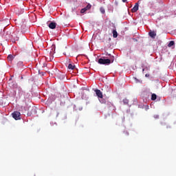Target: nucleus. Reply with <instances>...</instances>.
Wrapping results in <instances>:
<instances>
[{
  "label": "nucleus",
  "instance_id": "1",
  "mask_svg": "<svg viewBox=\"0 0 176 176\" xmlns=\"http://www.w3.org/2000/svg\"><path fill=\"white\" fill-rule=\"evenodd\" d=\"M98 63L103 65H109L111 63H113V59L99 58Z\"/></svg>",
  "mask_w": 176,
  "mask_h": 176
},
{
  "label": "nucleus",
  "instance_id": "2",
  "mask_svg": "<svg viewBox=\"0 0 176 176\" xmlns=\"http://www.w3.org/2000/svg\"><path fill=\"white\" fill-rule=\"evenodd\" d=\"M12 118L14 119H15V120H20V119H21V113L19 111H14L12 113Z\"/></svg>",
  "mask_w": 176,
  "mask_h": 176
},
{
  "label": "nucleus",
  "instance_id": "3",
  "mask_svg": "<svg viewBox=\"0 0 176 176\" xmlns=\"http://www.w3.org/2000/svg\"><path fill=\"white\" fill-rule=\"evenodd\" d=\"M95 93H96L97 97H98V98H102L103 96H102V92H101V90L96 89Z\"/></svg>",
  "mask_w": 176,
  "mask_h": 176
},
{
  "label": "nucleus",
  "instance_id": "4",
  "mask_svg": "<svg viewBox=\"0 0 176 176\" xmlns=\"http://www.w3.org/2000/svg\"><path fill=\"white\" fill-rule=\"evenodd\" d=\"M139 4L138 3H135L134 7L131 9V12L133 13H135V12H137L138 10V8H139Z\"/></svg>",
  "mask_w": 176,
  "mask_h": 176
},
{
  "label": "nucleus",
  "instance_id": "5",
  "mask_svg": "<svg viewBox=\"0 0 176 176\" xmlns=\"http://www.w3.org/2000/svg\"><path fill=\"white\" fill-rule=\"evenodd\" d=\"M57 24L54 22H50V24L48 25L49 28H50L51 30H54V28H56Z\"/></svg>",
  "mask_w": 176,
  "mask_h": 176
},
{
  "label": "nucleus",
  "instance_id": "6",
  "mask_svg": "<svg viewBox=\"0 0 176 176\" xmlns=\"http://www.w3.org/2000/svg\"><path fill=\"white\" fill-rule=\"evenodd\" d=\"M14 57H16L15 55L10 54V55H8L7 60H8V61L12 62V61H13V60H14Z\"/></svg>",
  "mask_w": 176,
  "mask_h": 176
},
{
  "label": "nucleus",
  "instance_id": "7",
  "mask_svg": "<svg viewBox=\"0 0 176 176\" xmlns=\"http://www.w3.org/2000/svg\"><path fill=\"white\" fill-rule=\"evenodd\" d=\"M149 36H151V38H155V36H156V32H149Z\"/></svg>",
  "mask_w": 176,
  "mask_h": 176
},
{
  "label": "nucleus",
  "instance_id": "8",
  "mask_svg": "<svg viewBox=\"0 0 176 176\" xmlns=\"http://www.w3.org/2000/svg\"><path fill=\"white\" fill-rule=\"evenodd\" d=\"M113 38H118V32L116 31V30H113Z\"/></svg>",
  "mask_w": 176,
  "mask_h": 176
},
{
  "label": "nucleus",
  "instance_id": "9",
  "mask_svg": "<svg viewBox=\"0 0 176 176\" xmlns=\"http://www.w3.org/2000/svg\"><path fill=\"white\" fill-rule=\"evenodd\" d=\"M122 102L124 105H129V100H127V98L123 99Z\"/></svg>",
  "mask_w": 176,
  "mask_h": 176
},
{
  "label": "nucleus",
  "instance_id": "10",
  "mask_svg": "<svg viewBox=\"0 0 176 176\" xmlns=\"http://www.w3.org/2000/svg\"><path fill=\"white\" fill-rule=\"evenodd\" d=\"M156 98H157V96H156V94H153L151 95V100H152L153 101H155V100H156Z\"/></svg>",
  "mask_w": 176,
  "mask_h": 176
},
{
  "label": "nucleus",
  "instance_id": "11",
  "mask_svg": "<svg viewBox=\"0 0 176 176\" xmlns=\"http://www.w3.org/2000/svg\"><path fill=\"white\" fill-rule=\"evenodd\" d=\"M174 41H170L169 43L168 44V47H171V46H174Z\"/></svg>",
  "mask_w": 176,
  "mask_h": 176
},
{
  "label": "nucleus",
  "instance_id": "12",
  "mask_svg": "<svg viewBox=\"0 0 176 176\" xmlns=\"http://www.w3.org/2000/svg\"><path fill=\"white\" fill-rule=\"evenodd\" d=\"M74 68H75V65H72L71 63L68 65L69 69H74Z\"/></svg>",
  "mask_w": 176,
  "mask_h": 176
},
{
  "label": "nucleus",
  "instance_id": "13",
  "mask_svg": "<svg viewBox=\"0 0 176 176\" xmlns=\"http://www.w3.org/2000/svg\"><path fill=\"white\" fill-rule=\"evenodd\" d=\"M100 12H101L102 14H105V9L104 8V7H101V8H100Z\"/></svg>",
  "mask_w": 176,
  "mask_h": 176
},
{
  "label": "nucleus",
  "instance_id": "14",
  "mask_svg": "<svg viewBox=\"0 0 176 176\" xmlns=\"http://www.w3.org/2000/svg\"><path fill=\"white\" fill-rule=\"evenodd\" d=\"M85 8L87 10H90V9H91V5L90 3L87 4Z\"/></svg>",
  "mask_w": 176,
  "mask_h": 176
},
{
  "label": "nucleus",
  "instance_id": "15",
  "mask_svg": "<svg viewBox=\"0 0 176 176\" xmlns=\"http://www.w3.org/2000/svg\"><path fill=\"white\" fill-rule=\"evenodd\" d=\"M99 101L101 102V104H105V102H107V101L102 98H100Z\"/></svg>",
  "mask_w": 176,
  "mask_h": 176
},
{
  "label": "nucleus",
  "instance_id": "16",
  "mask_svg": "<svg viewBox=\"0 0 176 176\" xmlns=\"http://www.w3.org/2000/svg\"><path fill=\"white\" fill-rule=\"evenodd\" d=\"M149 71V68L148 67H146V68H144L143 69H142V72H144V71Z\"/></svg>",
  "mask_w": 176,
  "mask_h": 176
},
{
  "label": "nucleus",
  "instance_id": "17",
  "mask_svg": "<svg viewBox=\"0 0 176 176\" xmlns=\"http://www.w3.org/2000/svg\"><path fill=\"white\" fill-rule=\"evenodd\" d=\"M154 118H155V119H159V116L158 115H155V116H154Z\"/></svg>",
  "mask_w": 176,
  "mask_h": 176
},
{
  "label": "nucleus",
  "instance_id": "18",
  "mask_svg": "<svg viewBox=\"0 0 176 176\" xmlns=\"http://www.w3.org/2000/svg\"><path fill=\"white\" fill-rule=\"evenodd\" d=\"M85 10L82 8V9H81V10H80V13H85Z\"/></svg>",
  "mask_w": 176,
  "mask_h": 176
},
{
  "label": "nucleus",
  "instance_id": "19",
  "mask_svg": "<svg viewBox=\"0 0 176 176\" xmlns=\"http://www.w3.org/2000/svg\"><path fill=\"white\" fill-rule=\"evenodd\" d=\"M145 76H146V78H149V74H146L145 75Z\"/></svg>",
  "mask_w": 176,
  "mask_h": 176
},
{
  "label": "nucleus",
  "instance_id": "20",
  "mask_svg": "<svg viewBox=\"0 0 176 176\" xmlns=\"http://www.w3.org/2000/svg\"><path fill=\"white\" fill-rule=\"evenodd\" d=\"M122 2L126 3L127 2V0H122Z\"/></svg>",
  "mask_w": 176,
  "mask_h": 176
},
{
  "label": "nucleus",
  "instance_id": "21",
  "mask_svg": "<svg viewBox=\"0 0 176 176\" xmlns=\"http://www.w3.org/2000/svg\"><path fill=\"white\" fill-rule=\"evenodd\" d=\"M84 10L85 12H87V9L85 8H82Z\"/></svg>",
  "mask_w": 176,
  "mask_h": 176
}]
</instances>
